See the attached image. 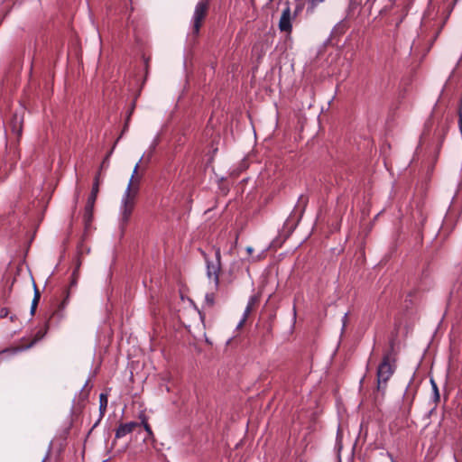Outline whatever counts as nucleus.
Segmentation results:
<instances>
[{
  "instance_id": "obj_25",
  "label": "nucleus",
  "mask_w": 462,
  "mask_h": 462,
  "mask_svg": "<svg viewBox=\"0 0 462 462\" xmlns=\"http://www.w3.org/2000/svg\"><path fill=\"white\" fill-rule=\"evenodd\" d=\"M42 462H45V459H43V461H42Z\"/></svg>"
},
{
  "instance_id": "obj_5",
  "label": "nucleus",
  "mask_w": 462,
  "mask_h": 462,
  "mask_svg": "<svg viewBox=\"0 0 462 462\" xmlns=\"http://www.w3.org/2000/svg\"><path fill=\"white\" fill-rule=\"evenodd\" d=\"M99 178H100V172H97V174L95 177L94 183L92 186L91 193L88 199L86 207H85V213H84V221L86 225H89L92 221L93 217V209L94 205L97 200V197L99 191Z\"/></svg>"
},
{
  "instance_id": "obj_20",
  "label": "nucleus",
  "mask_w": 462,
  "mask_h": 462,
  "mask_svg": "<svg viewBox=\"0 0 462 462\" xmlns=\"http://www.w3.org/2000/svg\"><path fill=\"white\" fill-rule=\"evenodd\" d=\"M42 335H41L38 338L34 339V340L31 343L30 346H32V345H34V343H35L37 340H39L40 338H42Z\"/></svg>"
},
{
  "instance_id": "obj_19",
  "label": "nucleus",
  "mask_w": 462,
  "mask_h": 462,
  "mask_svg": "<svg viewBox=\"0 0 462 462\" xmlns=\"http://www.w3.org/2000/svg\"><path fill=\"white\" fill-rule=\"evenodd\" d=\"M253 251H254V249H253V247H251V246H248V247L246 248V252L248 253V254H252Z\"/></svg>"
},
{
  "instance_id": "obj_11",
  "label": "nucleus",
  "mask_w": 462,
  "mask_h": 462,
  "mask_svg": "<svg viewBox=\"0 0 462 462\" xmlns=\"http://www.w3.org/2000/svg\"><path fill=\"white\" fill-rule=\"evenodd\" d=\"M21 124L22 123L18 121V119L15 116L14 118V121L12 123V129H13V132H15L18 136L21 134V132H22V125Z\"/></svg>"
},
{
  "instance_id": "obj_17",
  "label": "nucleus",
  "mask_w": 462,
  "mask_h": 462,
  "mask_svg": "<svg viewBox=\"0 0 462 462\" xmlns=\"http://www.w3.org/2000/svg\"><path fill=\"white\" fill-rule=\"evenodd\" d=\"M143 427H144L145 431L149 435H152V429H151L150 425L146 421H143Z\"/></svg>"
},
{
  "instance_id": "obj_3",
  "label": "nucleus",
  "mask_w": 462,
  "mask_h": 462,
  "mask_svg": "<svg viewBox=\"0 0 462 462\" xmlns=\"http://www.w3.org/2000/svg\"><path fill=\"white\" fill-rule=\"evenodd\" d=\"M207 263V276L208 279L213 280L215 289L217 290L219 287V273L221 270V252L220 248H215L216 262L208 261L207 255L203 253Z\"/></svg>"
},
{
  "instance_id": "obj_8",
  "label": "nucleus",
  "mask_w": 462,
  "mask_h": 462,
  "mask_svg": "<svg viewBox=\"0 0 462 462\" xmlns=\"http://www.w3.org/2000/svg\"><path fill=\"white\" fill-rule=\"evenodd\" d=\"M107 403H108L107 396L105 393H101L99 395V411H100L101 416H103L104 413L106 412Z\"/></svg>"
},
{
  "instance_id": "obj_18",
  "label": "nucleus",
  "mask_w": 462,
  "mask_h": 462,
  "mask_svg": "<svg viewBox=\"0 0 462 462\" xmlns=\"http://www.w3.org/2000/svg\"><path fill=\"white\" fill-rule=\"evenodd\" d=\"M37 305L38 304H34V301L32 300V306H31V313L32 314H34L35 310H36V308H37Z\"/></svg>"
},
{
  "instance_id": "obj_9",
  "label": "nucleus",
  "mask_w": 462,
  "mask_h": 462,
  "mask_svg": "<svg viewBox=\"0 0 462 462\" xmlns=\"http://www.w3.org/2000/svg\"><path fill=\"white\" fill-rule=\"evenodd\" d=\"M216 295L214 292H208L205 295V306L207 308H213L215 305Z\"/></svg>"
},
{
  "instance_id": "obj_23",
  "label": "nucleus",
  "mask_w": 462,
  "mask_h": 462,
  "mask_svg": "<svg viewBox=\"0 0 462 462\" xmlns=\"http://www.w3.org/2000/svg\"><path fill=\"white\" fill-rule=\"evenodd\" d=\"M106 159H107V157H106L105 160H106ZM105 162H106V161L102 162V165H101V167H103V165L105 164Z\"/></svg>"
},
{
  "instance_id": "obj_21",
  "label": "nucleus",
  "mask_w": 462,
  "mask_h": 462,
  "mask_svg": "<svg viewBox=\"0 0 462 462\" xmlns=\"http://www.w3.org/2000/svg\"><path fill=\"white\" fill-rule=\"evenodd\" d=\"M404 15L396 23V27L399 26V24L402 22Z\"/></svg>"
},
{
  "instance_id": "obj_7",
  "label": "nucleus",
  "mask_w": 462,
  "mask_h": 462,
  "mask_svg": "<svg viewBox=\"0 0 462 462\" xmlns=\"http://www.w3.org/2000/svg\"><path fill=\"white\" fill-rule=\"evenodd\" d=\"M138 426H139V423L136 421H131V422L120 424L116 430V439H121V438L126 436L127 434H130Z\"/></svg>"
},
{
  "instance_id": "obj_24",
  "label": "nucleus",
  "mask_w": 462,
  "mask_h": 462,
  "mask_svg": "<svg viewBox=\"0 0 462 462\" xmlns=\"http://www.w3.org/2000/svg\"><path fill=\"white\" fill-rule=\"evenodd\" d=\"M273 0H269V2H273Z\"/></svg>"
},
{
  "instance_id": "obj_14",
  "label": "nucleus",
  "mask_w": 462,
  "mask_h": 462,
  "mask_svg": "<svg viewBox=\"0 0 462 462\" xmlns=\"http://www.w3.org/2000/svg\"><path fill=\"white\" fill-rule=\"evenodd\" d=\"M430 383H431V385H432V390H433V393H434V399L436 402H438L439 400V389H438V386L436 384V383L434 382V380H430Z\"/></svg>"
},
{
  "instance_id": "obj_1",
  "label": "nucleus",
  "mask_w": 462,
  "mask_h": 462,
  "mask_svg": "<svg viewBox=\"0 0 462 462\" xmlns=\"http://www.w3.org/2000/svg\"><path fill=\"white\" fill-rule=\"evenodd\" d=\"M397 351L395 350V340L391 339L389 348L383 353L377 371V391L384 393L387 383L396 370Z\"/></svg>"
},
{
  "instance_id": "obj_13",
  "label": "nucleus",
  "mask_w": 462,
  "mask_h": 462,
  "mask_svg": "<svg viewBox=\"0 0 462 462\" xmlns=\"http://www.w3.org/2000/svg\"><path fill=\"white\" fill-rule=\"evenodd\" d=\"M251 309H252V303L250 302V303L247 305V307H246V309H245V310L244 317H243L242 320H241V321L239 322V324H238V328L243 326V324L245 323V320H246V319H247L248 314H249V313H250V311H251Z\"/></svg>"
},
{
  "instance_id": "obj_12",
  "label": "nucleus",
  "mask_w": 462,
  "mask_h": 462,
  "mask_svg": "<svg viewBox=\"0 0 462 462\" xmlns=\"http://www.w3.org/2000/svg\"><path fill=\"white\" fill-rule=\"evenodd\" d=\"M325 0H309L308 1V10L313 11L319 4L323 3Z\"/></svg>"
},
{
  "instance_id": "obj_15",
  "label": "nucleus",
  "mask_w": 462,
  "mask_h": 462,
  "mask_svg": "<svg viewBox=\"0 0 462 462\" xmlns=\"http://www.w3.org/2000/svg\"><path fill=\"white\" fill-rule=\"evenodd\" d=\"M33 288H34V295H33L32 300L34 301V304H38L40 298H41V293H40L35 283H33Z\"/></svg>"
},
{
  "instance_id": "obj_10",
  "label": "nucleus",
  "mask_w": 462,
  "mask_h": 462,
  "mask_svg": "<svg viewBox=\"0 0 462 462\" xmlns=\"http://www.w3.org/2000/svg\"><path fill=\"white\" fill-rule=\"evenodd\" d=\"M69 291H66V297H65V299L61 301V303H60V306H59L58 310L55 312V315L59 316L60 318H61V317H62V313H61V312H62V311H63V310L66 308V305H67L68 300H69Z\"/></svg>"
},
{
  "instance_id": "obj_16",
  "label": "nucleus",
  "mask_w": 462,
  "mask_h": 462,
  "mask_svg": "<svg viewBox=\"0 0 462 462\" xmlns=\"http://www.w3.org/2000/svg\"><path fill=\"white\" fill-rule=\"evenodd\" d=\"M134 106H135V103L134 102V103L132 104L131 109H130L129 114H128V116H127L126 123H125V125L124 131H125V128L127 127V124H128V121H129V119H130V116H131V115H132L133 111H134Z\"/></svg>"
},
{
  "instance_id": "obj_22",
  "label": "nucleus",
  "mask_w": 462,
  "mask_h": 462,
  "mask_svg": "<svg viewBox=\"0 0 462 462\" xmlns=\"http://www.w3.org/2000/svg\"><path fill=\"white\" fill-rule=\"evenodd\" d=\"M346 316H347V314L346 313V314L344 315V320H343V321H344V323H346ZM343 326H345V324H343Z\"/></svg>"
},
{
  "instance_id": "obj_2",
  "label": "nucleus",
  "mask_w": 462,
  "mask_h": 462,
  "mask_svg": "<svg viewBox=\"0 0 462 462\" xmlns=\"http://www.w3.org/2000/svg\"><path fill=\"white\" fill-rule=\"evenodd\" d=\"M139 167V163H137L134 169L133 175L130 179V181L127 185L126 190L125 192L123 200H122V224L125 225L134 209V198L137 192L138 189V184H139V178L135 177V174L137 173V170Z\"/></svg>"
},
{
  "instance_id": "obj_6",
  "label": "nucleus",
  "mask_w": 462,
  "mask_h": 462,
  "mask_svg": "<svg viewBox=\"0 0 462 462\" xmlns=\"http://www.w3.org/2000/svg\"><path fill=\"white\" fill-rule=\"evenodd\" d=\"M279 29L282 32H289L291 31V8L289 5L282 11V16L279 21Z\"/></svg>"
},
{
  "instance_id": "obj_4",
  "label": "nucleus",
  "mask_w": 462,
  "mask_h": 462,
  "mask_svg": "<svg viewBox=\"0 0 462 462\" xmlns=\"http://www.w3.org/2000/svg\"><path fill=\"white\" fill-rule=\"evenodd\" d=\"M208 7L209 4L208 0H201L195 6L192 17V34L195 37H197L199 33L202 22L208 14Z\"/></svg>"
}]
</instances>
